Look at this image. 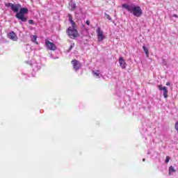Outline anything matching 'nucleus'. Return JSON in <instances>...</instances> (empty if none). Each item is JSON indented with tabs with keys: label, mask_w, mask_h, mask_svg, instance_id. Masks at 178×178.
<instances>
[{
	"label": "nucleus",
	"mask_w": 178,
	"mask_h": 178,
	"mask_svg": "<svg viewBox=\"0 0 178 178\" xmlns=\"http://www.w3.org/2000/svg\"><path fill=\"white\" fill-rule=\"evenodd\" d=\"M97 73H99V70H97Z\"/></svg>",
	"instance_id": "nucleus-26"
},
{
	"label": "nucleus",
	"mask_w": 178,
	"mask_h": 178,
	"mask_svg": "<svg viewBox=\"0 0 178 178\" xmlns=\"http://www.w3.org/2000/svg\"><path fill=\"white\" fill-rule=\"evenodd\" d=\"M143 49L144 52L146 54V56L148 58V54H149L148 48H147V47L145 46H143Z\"/></svg>",
	"instance_id": "nucleus-13"
},
{
	"label": "nucleus",
	"mask_w": 178,
	"mask_h": 178,
	"mask_svg": "<svg viewBox=\"0 0 178 178\" xmlns=\"http://www.w3.org/2000/svg\"><path fill=\"white\" fill-rule=\"evenodd\" d=\"M71 63L73 66V69L75 70V72H77L81 67V63L80 61L74 59L71 61Z\"/></svg>",
	"instance_id": "nucleus-7"
},
{
	"label": "nucleus",
	"mask_w": 178,
	"mask_h": 178,
	"mask_svg": "<svg viewBox=\"0 0 178 178\" xmlns=\"http://www.w3.org/2000/svg\"><path fill=\"white\" fill-rule=\"evenodd\" d=\"M66 33L70 38L72 40H74L75 38H77L79 37V31L77 29H76V26H70L67 31Z\"/></svg>",
	"instance_id": "nucleus-2"
},
{
	"label": "nucleus",
	"mask_w": 178,
	"mask_h": 178,
	"mask_svg": "<svg viewBox=\"0 0 178 178\" xmlns=\"http://www.w3.org/2000/svg\"><path fill=\"white\" fill-rule=\"evenodd\" d=\"M118 60H119L120 66L122 67V69H124L126 67V61H124V59H123V57H120Z\"/></svg>",
	"instance_id": "nucleus-9"
},
{
	"label": "nucleus",
	"mask_w": 178,
	"mask_h": 178,
	"mask_svg": "<svg viewBox=\"0 0 178 178\" xmlns=\"http://www.w3.org/2000/svg\"><path fill=\"white\" fill-rule=\"evenodd\" d=\"M157 87H158L159 90H160V91L163 90V87L162 86V85H159Z\"/></svg>",
	"instance_id": "nucleus-18"
},
{
	"label": "nucleus",
	"mask_w": 178,
	"mask_h": 178,
	"mask_svg": "<svg viewBox=\"0 0 178 178\" xmlns=\"http://www.w3.org/2000/svg\"><path fill=\"white\" fill-rule=\"evenodd\" d=\"M44 45L49 51H56V45H55L54 42H50L48 39L45 40Z\"/></svg>",
	"instance_id": "nucleus-5"
},
{
	"label": "nucleus",
	"mask_w": 178,
	"mask_h": 178,
	"mask_svg": "<svg viewBox=\"0 0 178 178\" xmlns=\"http://www.w3.org/2000/svg\"><path fill=\"white\" fill-rule=\"evenodd\" d=\"M176 172V170H175V167L174 166H170L169 168V175H170V173L172 172Z\"/></svg>",
	"instance_id": "nucleus-14"
},
{
	"label": "nucleus",
	"mask_w": 178,
	"mask_h": 178,
	"mask_svg": "<svg viewBox=\"0 0 178 178\" xmlns=\"http://www.w3.org/2000/svg\"><path fill=\"white\" fill-rule=\"evenodd\" d=\"M86 24H87V26H89V25H90V20H87V21H86Z\"/></svg>",
	"instance_id": "nucleus-22"
},
{
	"label": "nucleus",
	"mask_w": 178,
	"mask_h": 178,
	"mask_svg": "<svg viewBox=\"0 0 178 178\" xmlns=\"http://www.w3.org/2000/svg\"><path fill=\"white\" fill-rule=\"evenodd\" d=\"M32 42L38 45V42H37V35H34L32 36Z\"/></svg>",
	"instance_id": "nucleus-12"
},
{
	"label": "nucleus",
	"mask_w": 178,
	"mask_h": 178,
	"mask_svg": "<svg viewBox=\"0 0 178 178\" xmlns=\"http://www.w3.org/2000/svg\"><path fill=\"white\" fill-rule=\"evenodd\" d=\"M26 13H29V9L21 7L19 8V12L16 13L15 17L21 20V22H27V18L24 16Z\"/></svg>",
	"instance_id": "nucleus-3"
},
{
	"label": "nucleus",
	"mask_w": 178,
	"mask_h": 178,
	"mask_svg": "<svg viewBox=\"0 0 178 178\" xmlns=\"http://www.w3.org/2000/svg\"><path fill=\"white\" fill-rule=\"evenodd\" d=\"M143 162H145V159H143Z\"/></svg>",
	"instance_id": "nucleus-25"
},
{
	"label": "nucleus",
	"mask_w": 178,
	"mask_h": 178,
	"mask_svg": "<svg viewBox=\"0 0 178 178\" xmlns=\"http://www.w3.org/2000/svg\"><path fill=\"white\" fill-rule=\"evenodd\" d=\"M73 47H74V44H72L69 49V51L72 50V49L73 48Z\"/></svg>",
	"instance_id": "nucleus-21"
},
{
	"label": "nucleus",
	"mask_w": 178,
	"mask_h": 178,
	"mask_svg": "<svg viewBox=\"0 0 178 178\" xmlns=\"http://www.w3.org/2000/svg\"><path fill=\"white\" fill-rule=\"evenodd\" d=\"M166 86H171L170 82H167V83H166Z\"/></svg>",
	"instance_id": "nucleus-23"
},
{
	"label": "nucleus",
	"mask_w": 178,
	"mask_h": 178,
	"mask_svg": "<svg viewBox=\"0 0 178 178\" xmlns=\"http://www.w3.org/2000/svg\"><path fill=\"white\" fill-rule=\"evenodd\" d=\"M5 6H6V8H10L14 13H18L17 12H19V10L22 8V5L12 3H6Z\"/></svg>",
	"instance_id": "nucleus-4"
},
{
	"label": "nucleus",
	"mask_w": 178,
	"mask_h": 178,
	"mask_svg": "<svg viewBox=\"0 0 178 178\" xmlns=\"http://www.w3.org/2000/svg\"><path fill=\"white\" fill-rule=\"evenodd\" d=\"M96 33L97 34V40L99 42L104 41V38H105V35H104V31L101 28L98 27L96 30Z\"/></svg>",
	"instance_id": "nucleus-6"
},
{
	"label": "nucleus",
	"mask_w": 178,
	"mask_h": 178,
	"mask_svg": "<svg viewBox=\"0 0 178 178\" xmlns=\"http://www.w3.org/2000/svg\"><path fill=\"white\" fill-rule=\"evenodd\" d=\"M122 8H124V9L128 10L129 13H132V15L136 17H141V16H143V10L141 9V7L138 6L128 5L127 3H124L122 5Z\"/></svg>",
	"instance_id": "nucleus-1"
},
{
	"label": "nucleus",
	"mask_w": 178,
	"mask_h": 178,
	"mask_svg": "<svg viewBox=\"0 0 178 178\" xmlns=\"http://www.w3.org/2000/svg\"><path fill=\"white\" fill-rule=\"evenodd\" d=\"M169 156H167L165 159V163H169Z\"/></svg>",
	"instance_id": "nucleus-20"
},
{
	"label": "nucleus",
	"mask_w": 178,
	"mask_h": 178,
	"mask_svg": "<svg viewBox=\"0 0 178 178\" xmlns=\"http://www.w3.org/2000/svg\"><path fill=\"white\" fill-rule=\"evenodd\" d=\"M71 10H75L76 6V3H72L71 6Z\"/></svg>",
	"instance_id": "nucleus-15"
},
{
	"label": "nucleus",
	"mask_w": 178,
	"mask_h": 178,
	"mask_svg": "<svg viewBox=\"0 0 178 178\" xmlns=\"http://www.w3.org/2000/svg\"><path fill=\"white\" fill-rule=\"evenodd\" d=\"M173 17H178V16H177V15L174 14V15H173Z\"/></svg>",
	"instance_id": "nucleus-24"
},
{
	"label": "nucleus",
	"mask_w": 178,
	"mask_h": 178,
	"mask_svg": "<svg viewBox=\"0 0 178 178\" xmlns=\"http://www.w3.org/2000/svg\"><path fill=\"white\" fill-rule=\"evenodd\" d=\"M163 95L164 97V98H168V89L166 88V87H163Z\"/></svg>",
	"instance_id": "nucleus-11"
},
{
	"label": "nucleus",
	"mask_w": 178,
	"mask_h": 178,
	"mask_svg": "<svg viewBox=\"0 0 178 178\" xmlns=\"http://www.w3.org/2000/svg\"><path fill=\"white\" fill-rule=\"evenodd\" d=\"M105 16H106V19H108V20H110V21L112 20V17L106 13Z\"/></svg>",
	"instance_id": "nucleus-16"
},
{
	"label": "nucleus",
	"mask_w": 178,
	"mask_h": 178,
	"mask_svg": "<svg viewBox=\"0 0 178 178\" xmlns=\"http://www.w3.org/2000/svg\"><path fill=\"white\" fill-rule=\"evenodd\" d=\"M8 38H10V40H12L13 41H17V35H16V33H15V32L9 33L8 34Z\"/></svg>",
	"instance_id": "nucleus-8"
},
{
	"label": "nucleus",
	"mask_w": 178,
	"mask_h": 178,
	"mask_svg": "<svg viewBox=\"0 0 178 178\" xmlns=\"http://www.w3.org/2000/svg\"><path fill=\"white\" fill-rule=\"evenodd\" d=\"M69 21L70 22L72 27H76V22L73 21V17L71 15H68Z\"/></svg>",
	"instance_id": "nucleus-10"
},
{
	"label": "nucleus",
	"mask_w": 178,
	"mask_h": 178,
	"mask_svg": "<svg viewBox=\"0 0 178 178\" xmlns=\"http://www.w3.org/2000/svg\"><path fill=\"white\" fill-rule=\"evenodd\" d=\"M92 74L96 76V77H99V74H98V72H95V71L92 72Z\"/></svg>",
	"instance_id": "nucleus-17"
},
{
	"label": "nucleus",
	"mask_w": 178,
	"mask_h": 178,
	"mask_svg": "<svg viewBox=\"0 0 178 178\" xmlns=\"http://www.w3.org/2000/svg\"><path fill=\"white\" fill-rule=\"evenodd\" d=\"M29 24H34V20H33V19H29Z\"/></svg>",
	"instance_id": "nucleus-19"
}]
</instances>
